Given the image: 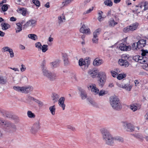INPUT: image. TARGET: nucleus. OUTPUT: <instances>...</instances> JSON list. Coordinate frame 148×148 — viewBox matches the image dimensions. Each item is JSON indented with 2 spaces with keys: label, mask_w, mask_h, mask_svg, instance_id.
I'll return each mask as SVG.
<instances>
[{
  "label": "nucleus",
  "mask_w": 148,
  "mask_h": 148,
  "mask_svg": "<svg viewBox=\"0 0 148 148\" xmlns=\"http://www.w3.org/2000/svg\"><path fill=\"white\" fill-rule=\"evenodd\" d=\"M8 82L7 78L5 77L0 76V84H5Z\"/></svg>",
  "instance_id": "obj_23"
},
{
  "label": "nucleus",
  "mask_w": 148,
  "mask_h": 148,
  "mask_svg": "<svg viewBox=\"0 0 148 148\" xmlns=\"http://www.w3.org/2000/svg\"><path fill=\"white\" fill-rule=\"evenodd\" d=\"M109 25L110 27H114L117 24V23L115 22L114 20L112 19H110L108 22Z\"/></svg>",
  "instance_id": "obj_31"
},
{
  "label": "nucleus",
  "mask_w": 148,
  "mask_h": 148,
  "mask_svg": "<svg viewBox=\"0 0 148 148\" xmlns=\"http://www.w3.org/2000/svg\"><path fill=\"white\" fill-rule=\"evenodd\" d=\"M104 4L108 6L111 7L113 3L110 0H106L104 2Z\"/></svg>",
  "instance_id": "obj_35"
},
{
  "label": "nucleus",
  "mask_w": 148,
  "mask_h": 148,
  "mask_svg": "<svg viewBox=\"0 0 148 148\" xmlns=\"http://www.w3.org/2000/svg\"><path fill=\"white\" fill-rule=\"evenodd\" d=\"M132 48L134 50H136L137 48L138 49V45H137V42H134L133 44Z\"/></svg>",
  "instance_id": "obj_51"
},
{
  "label": "nucleus",
  "mask_w": 148,
  "mask_h": 148,
  "mask_svg": "<svg viewBox=\"0 0 148 148\" xmlns=\"http://www.w3.org/2000/svg\"><path fill=\"white\" fill-rule=\"evenodd\" d=\"M138 25L139 24L138 23H134L125 28L123 29V31L125 33L130 31H133L137 29Z\"/></svg>",
  "instance_id": "obj_4"
},
{
  "label": "nucleus",
  "mask_w": 148,
  "mask_h": 148,
  "mask_svg": "<svg viewBox=\"0 0 148 148\" xmlns=\"http://www.w3.org/2000/svg\"><path fill=\"white\" fill-rule=\"evenodd\" d=\"M87 100L88 101V103L93 106L97 107V105L96 103L91 98H88L87 99Z\"/></svg>",
  "instance_id": "obj_22"
},
{
  "label": "nucleus",
  "mask_w": 148,
  "mask_h": 148,
  "mask_svg": "<svg viewBox=\"0 0 148 148\" xmlns=\"http://www.w3.org/2000/svg\"><path fill=\"white\" fill-rule=\"evenodd\" d=\"M92 88V91L94 92L95 94H97L99 93V90L96 87V85L95 84H92L91 85H90L88 87Z\"/></svg>",
  "instance_id": "obj_15"
},
{
  "label": "nucleus",
  "mask_w": 148,
  "mask_h": 148,
  "mask_svg": "<svg viewBox=\"0 0 148 148\" xmlns=\"http://www.w3.org/2000/svg\"><path fill=\"white\" fill-rule=\"evenodd\" d=\"M10 6V5L8 4L3 5L1 7V9H8V8H9Z\"/></svg>",
  "instance_id": "obj_54"
},
{
  "label": "nucleus",
  "mask_w": 148,
  "mask_h": 148,
  "mask_svg": "<svg viewBox=\"0 0 148 148\" xmlns=\"http://www.w3.org/2000/svg\"><path fill=\"white\" fill-rule=\"evenodd\" d=\"M46 62V61L45 60H43L42 63L40 65V67L41 69H42V70L47 68L45 66Z\"/></svg>",
  "instance_id": "obj_45"
},
{
  "label": "nucleus",
  "mask_w": 148,
  "mask_h": 148,
  "mask_svg": "<svg viewBox=\"0 0 148 148\" xmlns=\"http://www.w3.org/2000/svg\"><path fill=\"white\" fill-rule=\"evenodd\" d=\"M36 47L38 49V50L40 51L41 50V47L42 46L41 43L40 42H36L35 44Z\"/></svg>",
  "instance_id": "obj_43"
},
{
  "label": "nucleus",
  "mask_w": 148,
  "mask_h": 148,
  "mask_svg": "<svg viewBox=\"0 0 148 148\" xmlns=\"http://www.w3.org/2000/svg\"><path fill=\"white\" fill-rule=\"evenodd\" d=\"M65 100V98L63 97H61L58 100V104L63 110H64L65 107V105L64 104Z\"/></svg>",
  "instance_id": "obj_14"
},
{
  "label": "nucleus",
  "mask_w": 148,
  "mask_h": 148,
  "mask_svg": "<svg viewBox=\"0 0 148 148\" xmlns=\"http://www.w3.org/2000/svg\"><path fill=\"white\" fill-rule=\"evenodd\" d=\"M10 127L15 131L16 129V126L13 123L12 124Z\"/></svg>",
  "instance_id": "obj_61"
},
{
  "label": "nucleus",
  "mask_w": 148,
  "mask_h": 148,
  "mask_svg": "<svg viewBox=\"0 0 148 148\" xmlns=\"http://www.w3.org/2000/svg\"><path fill=\"white\" fill-rule=\"evenodd\" d=\"M17 11L18 13H21L24 16L26 15L27 13V10H17Z\"/></svg>",
  "instance_id": "obj_37"
},
{
  "label": "nucleus",
  "mask_w": 148,
  "mask_h": 148,
  "mask_svg": "<svg viewBox=\"0 0 148 148\" xmlns=\"http://www.w3.org/2000/svg\"><path fill=\"white\" fill-rule=\"evenodd\" d=\"M40 126L39 121L36 122L32 126L31 132L32 133L35 134L40 129Z\"/></svg>",
  "instance_id": "obj_5"
},
{
  "label": "nucleus",
  "mask_w": 148,
  "mask_h": 148,
  "mask_svg": "<svg viewBox=\"0 0 148 148\" xmlns=\"http://www.w3.org/2000/svg\"><path fill=\"white\" fill-rule=\"evenodd\" d=\"M143 69H145L147 71H148V64H145L143 66Z\"/></svg>",
  "instance_id": "obj_64"
},
{
  "label": "nucleus",
  "mask_w": 148,
  "mask_h": 148,
  "mask_svg": "<svg viewBox=\"0 0 148 148\" xmlns=\"http://www.w3.org/2000/svg\"><path fill=\"white\" fill-rule=\"evenodd\" d=\"M28 116L31 118H34L35 117V114L31 111L29 110L27 112Z\"/></svg>",
  "instance_id": "obj_34"
},
{
  "label": "nucleus",
  "mask_w": 148,
  "mask_h": 148,
  "mask_svg": "<svg viewBox=\"0 0 148 148\" xmlns=\"http://www.w3.org/2000/svg\"><path fill=\"white\" fill-rule=\"evenodd\" d=\"M132 87V86L128 84H124L123 85V88L125 89L128 91H130Z\"/></svg>",
  "instance_id": "obj_29"
},
{
  "label": "nucleus",
  "mask_w": 148,
  "mask_h": 148,
  "mask_svg": "<svg viewBox=\"0 0 148 148\" xmlns=\"http://www.w3.org/2000/svg\"><path fill=\"white\" fill-rule=\"evenodd\" d=\"M29 21L30 24V26L32 27H33L35 25L37 22L36 20L33 19H31L29 20Z\"/></svg>",
  "instance_id": "obj_36"
},
{
  "label": "nucleus",
  "mask_w": 148,
  "mask_h": 148,
  "mask_svg": "<svg viewBox=\"0 0 148 148\" xmlns=\"http://www.w3.org/2000/svg\"><path fill=\"white\" fill-rule=\"evenodd\" d=\"M57 75L56 74L54 73H51L49 76L48 77V78L50 80H54L56 78Z\"/></svg>",
  "instance_id": "obj_30"
},
{
  "label": "nucleus",
  "mask_w": 148,
  "mask_h": 148,
  "mask_svg": "<svg viewBox=\"0 0 148 148\" xmlns=\"http://www.w3.org/2000/svg\"><path fill=\"white\" fill-rule=\"evenodd\" d=\"M62 56L64 64L66 65L68 64H69V60L67 55L66 53H62Z\"/></svg>",
  "instance_id": "obj_18"
},
{
  "label": "nucleus",
  "mask_w": 148,
  "mask_h": 148,
  "mask_svg": "<svg viewBox=\"0 0 148 148\" xmlns=\"http://www.w3.org/2000/svg\"><path fill=\"white\" fill-rule=\"evenodd\" d=\"M146 40L141 39L139 40L137 42V45H138V49L143 48L146 45Z\"/></svg>",
  "instance_id": "obj_12"
},
{
  "label": "nucleus",
  "mask_w": 148,
  "mask_h": 148,
  "mask_svg": "<svg viewBox=\"0 0 148 148\" xmlns=\"http://www.w3.org/2000/svg\"><path fill=\"white\" fill-rule=\"evenodd\" d=\"M98 37H93L92 39V41L93 43L97 44L98 43Z\"/></svg>",
  "instance_id": "obj_50"
},
{
  "label": "nucleus",
  "mask_w": 148,
  "mask_h": 148,
  "mask_svg": "<svg viewBox=\"0 0 148 148\" xmlns=\"http://www.w3.org/2000/svg\"><path fill=\"white\" fill-rule=\"evenodd\" d=\"M52 97V100L54 103L58 101V99L60 97V96L58 94L56 93H53V94Z\"/></svg>",
  "instance_id": "obj_24"
},
{
  "label": "nucleus",
  "mask_w": 148,
  "mask_h": 148,
  "mask_svg": "<svg viewBox=\"0 0 148 148\" xmlns=\"http://www.w3.org/2000/svg\"><path fill=\"white\" fill-rule=\"evenodd\" d=\"M103 12L101 11H99L98 12L99 16L97 18L98 20L100 22L103 20L104 17L103 16Z\"/></svg>",
  "instance_id": "obj_27"
},
{
  "label": "nucleus",
  "mask_w": 148,
  "mask_h": 148,
  "mask_svg": "<svg viewBox=\"0 0 148 148\" xmlns=\"http://www.w3.org/2000/svg\"><path fill=\"white\" fill-rule=\"evenodd\" d=\"M97 77L98 78V85L101 88H102L106 81V74L105 72H100L98 74Z\"/></svg>",
  "instance_id": "obj_3"
},
{
  "label": "nucleus",
  "mask_w": 148,
  "mask_h": 148,
  "mask_svg": "<svg viewBox=\"0 0 148 148\" xmlns=\"http://www.w3.org/2000/svg\"><path fill=\"white\" fill-rule=\"evenodd\" d=\"M139 56L136 55L134 56L133 58V60H134L136 62H138L139 61Z\"/></svg>",
  "instance_id": "obj_55"
},
{
  "label": "nucleus",
  "mask_w": 148,
  "mask_h": 148,
  "mask_svg": "<svg viewBox=\"0 0 148 148\" xmlns=\"http://www.w3.org/2000/svg\"><path fill=\"white\" fill-rule=\"evenodd\" d=\"M101 131L104 142L107 145H112L114 144V137L106 129L102 128Z\"/></svg>",
  "instance_id": "obj_1"
},
{
  "label": "nucleus",
  "mask_w": 148,
  "mask_h": 148,
  "mask_svg": "<svg viewBox=\"0 0 148 148\" xmlns=\"http://www.w3.org/2000/svg\"><path fill=\"white\" fill-rule=\"evenodd\" d=\"M111 73L112 74V75L114 77H115V75L117 74V73L114 71H111Z\"/></svg>",
  "instance_id": "obj_62"
},
{
  "label": "nucleus",
  "mask_w": 148,
  "mask_h": 148,
  "mask_svg": "<svg viewBox=\"0 0 148 148\" xmlns=\"http://www.w3.org/2000/svg\"><path fill=\"white\" fill-rule=\"evenodd\" d=\"M126 77V75L124 74H119L117 77V78L119 80H121L123 78L125 77Z\"/></svg>",
  "instance_id": "obj_48"
},
{
  "label": "nucleus",
  "mask_w": 148,
  "mask_h": 148,
  "mask_svg": "<svg viewBox=\"0 0 148 148\" xmlns=\"http://www.w3.org/2000/svg\"><path fill=\"white\" fill-rule=\"evenodd\" d=\"M8 52L10 53V57L12 58L14 56V55L12 49H11Z\"/></svg>",
  "instance_id": "obj_58"
},
{
  "label": "nucleus",
  "mask_w": 148,
  "mask_h": 148,
  "mask_svg": "<svg viewBox=\"0 0 148 148\" xmlns=\"http://www.w3.org/2000/svg\"><path fill=\"white\" fill-rule=\"evenodd\" d=\"M141 51L142 52L141 53V55L143 56L146 57V56H148V51L147 50L142 49Z\"/></svg>",
  "instance_id": "obj_42"
},
{
  "label": "nucleus",
  "mask_w": 148,
  "mask_h": 148,
  "mask_svg": "<svg viewBox=\"0 0 148 148\" xmlns=\"http://www.w3.org/2000/svg\"><path fill=\"white\" fill-rule=\"evenodd\" d=\"M110 103L114 110H120L122 108V106L118 97L115 95L111 96L110 98Z\"/></svg>",
  "instance_id": "obj_2"
},
{
  "label": "nucleus",
  "mask_w": 148,
  "mask_h": 148,
  "mask_svg": "<svg viewBox=\"0 0 148 148\" xmlns=\"http://www.w3.org/2000/svg\"><path fill=\"white\" fill-rule=\"evenodd\" d=\"M90 63L89 61L86 60H84L82 59H80L79 62V65L82 66V68L84 69H87Z\"/></svg>",
  "instance_id": "obj_6"
},
{
  "label": "nucleus",
  "mask_w": 148,
  "mask_h": 148,
  "mask_svg": "<svg viewBox=\"0 0 148 148\" xmlns=\"http://www.w3.org/2000/svg\"><path fill=\"white\" fill-rule=\"evenodd\" d=\"M67 128L68 129H70L72 131H74L75 130V128L74 127L71 125H68Z\"/></svg>",
  "instance_id": "obj_59"
},
{
  "label": "nucleus",
  "mask_w": 148,
  "mask_h": 148,
  "mask_svg": "<svg viewBox=\"0 0 148 148\" xmlns=\"http://www.w3.org/2000/svg\"><path fill=\"white\" fill-rule=\"evenodd\" d=\"M73 0H64L62 3V5H63V6L66 5L71 3Z\"/></svg>",
  "instance_id": "obj_47"
},
{
  "label": "nucleus",
  "mask_w": 148,
  "mask_h": 148,
  "mask_svg": "<svg viewBox=\"0 0 148 148\" xmlns=\"http://www.w3.org/2000/svg\"><path fill=\"white\" fill-rule=\"evenodd\" d=\"M123 140L122 138L119 136H116L114 137V142L115 141H117L119 142H123Z\"/></svg>",
  "instance_id": "obj_38"
},
{
  "label": "nucleus",
  "mask_w": 148,
  "mask_h": 148,
  "mask_svg": "<svg viewBox=\"0 0 148 148\" xmlns=\"http://www.w3.org/2000/svg\"><path fill=\"white\" fill-rule=\"evenodd\" d=\"M1 26L3 30H6L10 27V26L8 24L3 22L1 23Z\"/></svg>",
  "instance_id": "obj_21"
},
{
  "label": "nucleus",
  "mask_w": 148,
  "mask_h": 148,
  "mask_svg": "<svg viewBox=\"0 0 148 148\" xmlns=\"http://www.w3.org/2000/svg\"><path fill=\"white\" fill-rule=\"evenodd\" d=\"M42 70L43 75L48 78L51 73L47 70V68L43 69Z\"/></svg>",
  "instance_id": "obj_25"
},
{
  "label": "nucleus",
  "mask_w": 148,
  "mask_h": 148,
  "mask_svg": "<svg viewBox=\"0 0 148 148\" xmlns=\"http://www.w3.org/2000/svg\"><path fill=\"white\" fill-rule=\"evenodd\" d=\"M125 57L127 58H128V57L126 55H123V56L122 58L119 60V63L120 65L124 66L126 67H128L129 66V64L127 61L124 60Z\"/></svg>",
  "instance_id": "obj_7"
},
{
  "label": "nucleus",
  "mask_w": 148,
  "mask_h": 148,
  "mask_svg": "<svg viewBox=\"0 0 148 148\" xmlns=\"http://www.w3.org/2000/svg\"><path fill=\"white\" fill-rule=\"evenodd\" d=\"M99 96H102L105 94V91L103 90H101L100 91H99L98 94Z\"/></svg>",
  "instance_id": "obj_57"
},
{
  "label": "nucleus",
  "mask_w": 148,
  "mask_h": 148,
  "mask_svg": "<svg viewBox=\"0 0 148 148\" xmlns=\"http://www.w3.org/2000/svg\"><path fill=\"white\" fill-rule=\"evenodd\" d=\"M29 26H30V24L29 23V21H28L23 25V28H26Z\"/></svg>",
  "instance_id": "obj_56"
},
{
  "label": "nucleus",
  "mask_w": 148,
  "mask_h": 148,
  "mask_svg": "<svg viewBox=\"0 0 148 148\" xmlns=\"http://www.w3.org/2000/svg\"><path fill=\"white\" fill-rule=\"evenodd\" d=\"M16 25H17V27L15 29L16 32L17 33L21 31L22 30V29L21 23H17L16 24Z\"/></svg>",
  "instance_id": "obj_28"
},
{
  "label": "nucleus",
  "mask_w": 148,
  "mask_h": 148,
  "mask_svg": "<svg viewBox=\"0 0 148 148\" xmlns=\"http://www.w3.org/2000/svg\"><path fill=\"white\" fill-rule=\"evenodd\" d=\"M126 45L125 44L121 43L119 45V48L121 51H125L126 49Z\"/></svg>",
  "instance_id": "obj_39"
},
{
  "label": "nucleus",
  "mask_w": 148,
  "mask_h": 148,
  "mask_svg": "<svg viewBox=\"0 0 148 148\" xmlns=\"http://www.w3.org/2000/svg\"><path fill=\"white\" fill-rule=\"evenodd\" d=\"M103 61L98 58L95 59L93 62V65L95 66H98L103 63Z\"/></svg>",
  "instance_id": "obj_17"
},
{
  "label": "nucleus",
  "mask_w": 148,
  "mask_h": 148,
  "mask_svg": "<svg viewBox=\"0 0 148 148\" xmlns=\"http://www.w3.org/2000/svg\"><path fill=\"white\" fill-rule=\"evenodd\" d=\"M98 72L97 70L92 69L89 70L88 72V74L90 77L94 78L96 77L97 75H98L99 73Z\"/></svg>",
  "instance_id": "obj_10"
},
{
  "label": "nucleus",
  "mask_w": 148,
  "mask_h": 148,
  "mask_svg": "<svg viewBox=\"0 0 148 148\" xmlns=\"http://www.w3.org/2000/svg\"><path fill=\"white\" fill-rule=\"evenodd\" d=\"M34 98L32 97H31L30 96H28L27 97V100H33L34 101Z\"/></svg>",
  "instance_id": "obj_63"
},
{
  "label": "nucleus",
  "mask_w": 148,
  "mask_h": 148,
  "mask_svg": "<svg viewBox=\"0 0 148 148\" xmlns=\"http://www.w3.org/2000/svg\"><path fill=\"white\" fill-rule=\"evenodd\" d=\"M66 19L65 16L63 14L62 16H60L58 18V23L59 25L64 22Z\"/></svg>",
  "instance_id": "obj_19"
},
{
  "label": "nucleus",
  "mask_w": 148,
  "mask_h": 148,
  "mask_svg": "<svg viewBox=\"0 0 148 148\" xmlns=\"http://www.w3.org/2000/svg\"><path fill=\"white\" fill-rule=\"evenodd\" d=\"M130 108L131 110H132L133 111H136L138 109L137 107L134 104H133L131 105L130 107Z\"/></svg>",
  "instance_id": "obj_49"
},
{
  "label": "nucleus",
  "mask_w": 148,
  "mask_h": 148,
  "mask_svg": "<svg viewBox=\"0 0 148 148\" xmlns=\"http://www.w3.org/2000/svg\"><path fill=\"white\" fill-rule=\"evenodd\" d=\"M48 49V46L46 45H44L41 47V50L43 52H46Z\"/></svg>",
  "instance_id": "obj_40"
},
{
  "label": "nucleus",
  "mask_w": 148,
  "mask_h": 148,
  "mask_svg": "<svg viewBox=\"0 0 148 148\" xmlns=\"http://www.w3.org/2000/svg\"><path fill=\"white\" fill-rule=\"evenodd\" d=\"M79 91V95L82 100L85 99L87 97V94L86 91L81 88H78Z\"/></svg>",
  "instance_id": "obj_9"
},
{
  "label": "nucleus",
  "mask_w": 148,
  "mask_h": 148,
  "mask_svg": "<svg viewBox=\"0 0 148 148\" xmlns=\"http://www.w3.org/2000/svg\"><path fill=\"white\" fill-rule=\"evenodd\" d=\"M147 5V1L144 0L142 1L141 2L139 3L138 4V6L140 8L145 9V7Z\"/></svg>",
  "instance_id": "obj_26"
},
{
  "label": "nucleus",
  "mask_w": 148,
  "mask_h": 148,
  "mask_svg": "<svg viewBox=\"0 0 148 148\" xmlns=\"http://www.w3.org/2000/svg\"><path fill=\"white\" fill-rule=\"evenodd\" d=\"M49 110L52 115H54L55 114L56 108L55 105L50 106L49 108Z\"/></svg>",
  "instance_id": "obj_33"
},
{
  "label": "nucleus",
  "mask_w": 148,
  "mask_h": 148,
  "mask_svg": "<svg viewBox=\"0 0 148 148\" xmlns=\"http://www.w3.org/2000/svg\"><path fill=\"white\" fill-rule=\"evenodd\" d=\"M21 68L20 69L21 72H23L26 69V68L25 67L24 65L23 64L21 65Z\"/></svg>",
  "instance_id": "obj_60"
},
{
  "label": "nucleus",
  "mask_w": 148,
  "mask_h": 148,
  "mask_svg": "<svg viewBox=\"0 0 148 148\" xmlns=\"http://www.w3.org/2000/svg\"><path fill=\"white\" fill-rule=\"evenodd\" d=\"M139 62L140 63H145L146 64L148 62V58L147 57L139 56Z\"/></svg>",
  "instance_id": "obj_16"
},
{
  "label": "nucleus",
  "mask_w": 148,
  "mask_h": 148,
  "mask_svg": "<svg viewBox=\"0 0 148 148\" xmlns=\"http://www.w3.org/2000/svg\"><path fill=\"white\" fill-rule=\"evenodd\" d=\"M32 2L37 6H39L40 5V2L38 0H33Z\"/></svg>",
  "instance_id": "obj_53"
},
{
  "label": "nucleus",
  "mask_w": 148,
  "mask_h": 148,
  "mask_svg": "<svg viewBox=\"0 0 148 148\" xmlns=\"http://www.w3.org/2000/svg\"><path fill=\"white\" fill-rule=\"evenodd\" d=\"M90 29L88 27H86L84 24H83L82 27L80 28V32L82 33L89 34L90 33Z\"/></svg>",
  "instance_id": "obj_13"
},
{
  "label": "nucleus",
  "mask_w": 148,
  "mask_h": 148,
  "mask_svg": "<svg viewBox=\"0 0 148 148\" xmlns=\"http://www.w3.org/2000/svg\"><path fill=\"white\" fill-rule=\"evenodd\" d=\"M13 88L15 90L18 91L20 92H22L23 87H21L20 86H14L13 87Z\"/></svg>",
  "instance_id": "obj_44"
},
{
  "label": "nucleus",
  "mask_w": 148,
  "mask_h": 148,
  "mask_svg": "<svg viewBox=\"0 0 148 148\" xmlns=\"http://www.w3.org/2000/svg\"><path fill=\"white\" fill-rule=\"evenodd\" d=\"M10 49L8 47H5L2 48L1 50L2 52L4 53L6 51H9Z\"/></svg>",
  "instance_id": "obj_46"
},
{
  "label": "nucleus",
  "mask_w": 148,
  "mask_h": 148,
  "mask_svg": "<svg viewBox=\"0 0 148 148\" xmlns=\"http://www.w3.org/2000/svg\"><path fill=\"white\" fill-rule=\"evenodd\" d=\"M101 29L98 28L93 33V36L96 37H98V36L100 32Z\"/></svg>",
  "instance_id": "obj_41"
},
{
  "label": "nucleus",
  "mask_w": 148,
  "mask_h": 148,
  "mask_svg": "<svg viewBox=\"0 0 148 148\" xmlns=\"http://www.w3.org/2000/svg\"><path fill=\"white\" fill-rule=\"evenodd\" d=\"M22 93H28L29 92L32 91L33 88L31 86H23Z\"/></svg>",
  "instance_id": "obj_11"
},
{
  "label": "nucleus",
  "mask_w": 148,
  "mask_h": 148,
  "mask_svg": "<svg viewBox=\"0 0 148 148\" xmlns=\"http://www.w3.org/2000/svg\"><path fill=\"white\" fill-rule=\"evenodd\" d=\"M122 123L127 131L132 132L134 130V127L132 124L126 122H123Z\"/></svg>",
  "instance_id": "obj_8"
},
{
  "label": "nucleus",
  "mask_w": 148,
  "mask_h": 148,
  "mask_svg": "<svg viewBox=\"0 0 148 148\" xmlns=\"http://www.w3.org/2000/svg\"><path fill=\"white\" fill-rule=\"evenodd\" d=\"M28 37L29 38L34 40H36L38 38L37 36L34 34H29L28 35Z\"/></svg>",
  "instance_id": "obj_32"
},
{
  "label": "nucleus",
  "mask_w": 148,
  "mask_h": 148,
  "mask_svg": "<svg viewBox=\"0 0 148 148\" xmlns=\"http://www.w3.org/2000/svg\"><path fill=\"white\" fill-rule=\"evenodd\" d=\"M109 36V34L108 32H106L103 34V37L105 40L108 38Z\"/></svg>",
  "instance_id": "obj_52"
},
{
  "label": "nucleus",
  "mask_w": 148,
  "mask_h": 148,
  "mask_svg": "<svg viewBox=\"0 0 148 148\" xmlns=\"http://www.w3.org/2000/svg\"><path fill=\"white\" fill-rule=\"evenodd\" d=\"M60 60H56L54 62H51L50 64L51 68H54L57 67L59 66Z\"/></svg>",
  "instance_id": "obj_20"
}]
</instances>
